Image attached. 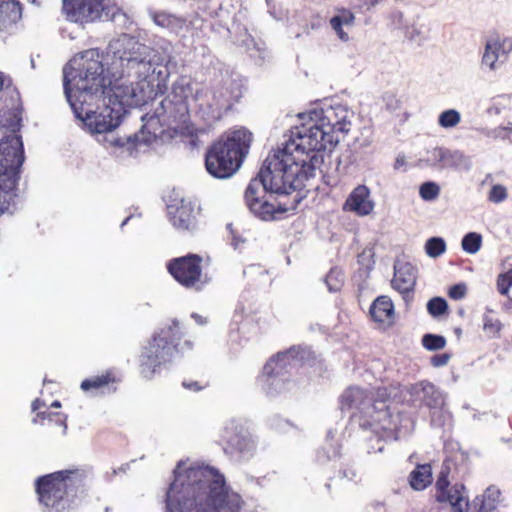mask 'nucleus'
<instances>
[{
	"mask_svg": "<svg viewBox=\"0 0 512 512\" xmlns=\"http://www.w3.org/2000/svg\"><path fill=\"white\" fill-rule=\"evenodd\" d=\"M331 114L332 110L316 109L300 114L301 123L291 129L283 148L267 156L244 195L255 216L271 221L297 208L304 182L315 175L323 161L319 152L336 144L334 133L343 130V123L332 122Z\"/></svg>",
	"mask_w": 512,
	"mask_h": 512,
	"instance_id": "1",
	"label": "nucleus"
},
{
	"mask_svg": "<svg viewBox=\"0 0 512 512\" xmlns=\"http://www.w3.org/2000/svg\"><path fill=\"white\" fill-rule=\"evenodd\" d=\"M181 464L166 493V512H241L244 500L219 470L196 464L181 471Z\"/></svg>",
	"mask_w": 512,
	"mask_h": 512,
	"instance_id": "2",
	"label": "nucleus"
},
{
	"mask_svg": "<svg viewBox=\"0 0 512 512\" xmlns=\"http://www.w3.org/2000/svg\"><path fill=\"white\" fill-rule=\"evenodd\" d=\"M251 142L252 133L245 128L223 134L206 152L207 171L217 178L230 177L241 166Z\"/></svg>",
	"mask_w": 512,
	"mask_h": 512,
	"instance_id": "3",
	"label": "nucleus"
},
{
	"mask_svg": "<svg viewBox=\"0 0 512 512\" xmlns=\"http://www.w3.org/2000/svg\"><path fill=\"white\" fill-rule=\"evenodd\" d=\"M89 469L73 467L40 476L35 481L39 503L48 512H63L70 507L68 491L84 487Z\"/></svg>",
	"mask_w": 512,
	"mask_h": 512,
	"instance_id": "4",
	"label": "nucleus"
},
{
	"mask_svg": "<svg viewBox=\"0 0 512 512\" xmlns=\"http://www.w3.org/2000/svg\"><path fill=\"white\" fill-rule=\"evenodd\" d=\"M24 148L20 135L10 134L0 140V214L9 211L17 197L16 188Z\"/></svg>",
	"mask_w": 512,
	"mask_h": 512,
	"instance_id": "5",
	"label": "nucleus"
},
{
	"mask_svg": "<svg viewBox=\"0 0 512 512\" xmlns=\"http://www.w3.org/2000/svg\"><path fill=\"white\" fill-rule=\"evenodd\" d=\"M183 336L177 319H173L170 325L155 334L143 347L139 358V371L142 377L153 378L163 364L170 362Z\"/></svg>",
	"mask_w": 512,
	"mask_h": 512,
	"instance_id": "6",
	"label": "nucleus"
},
{
	"mask_svg": "<svg viewBox=\"0 0 512 512\" xmlns=\"http://www.w3.org/2000/svg\"><path fill=\"white\" fill-rule=\"evenodd\" d=\"M70 81L67 77L66 70L64 71V89L67 94V98L73 108V111L77 118L81 119L84 125L92 133H106L112 131L119 125V116L114 115V110L109 106H105L100 112L93 111L86 107V103L89 100H73L69 88Z\"/></svg>",
	"mask_w": 512,
	"mask_h": 512,
	"instance_id": "7",
	"label": "nucleus"
},
{
	"mask_svg": "<svg viewBox=\"0 0 512 512\" xmlns=\"http://www.w3.org/2000/svg\"><path fill=\"white\" fill-rule=\"evenodd\" d=\"M166 269L186 289L201 290L209 282L207 275L203 273V258L195 253L170 259L166 263Z\"/></svg>",
	"mask_w": 512,
	"mask_h": 512,
	"instance_id": "8",
	"label": "nucleus"
},
{
	"mask_svg": "<svg viewBox=\"0 0 512 512\" xmlns=\"http://www.w3.org/2000/svg\"><path fill=\"white\" fill-rule=\"evenodd\" d=\"M88 52L82 55L78 67L77 74L74 79L79 77L77 82V92L74 98L77 100H93L99 92L103 93L105 87V78L103 76V64L98 59L87 58Z\"/></svg>",
	"mask_w": 512,
	"mask_h": 512,
	"instance_id": "9",
	"label": "nucleus"
},
{
	"mask_svg": "<svg viewBox=\"0 0 512 512\" xmlns=\"http://www.w3.org/2000/svg\"><path fill=\"white\" fill-rule=\"evenodd\" d=\"M191 86L183 81L172 85L171 92L161 100L155 109V116L164 122L185 123L189 117L188 98Z\"/></svg>",
	"mask_w": 512,
	"mask_h": 512,
	"instance_id": "10",
	"label": "nucleus"
},
{
	"mask_svg": "<svg viewBox=\"0 0 512 512\" xmlns=\"http://www.w3.org/2000/svg\"><path fill=\"white\" fill-rule=\"evenodd\" d=\"M450 473V461H444L435 482L434 498L439 504H450L453 512H463L467 501L466 487L461 483L451 485Z\"/></svg>",
	"mask_w": 512,
	"mask_h": 512,
	"instance_id": "11",
	"label": "nucleus"
},
{
	"mask_svg": "<svg viewBox=\"0 0 512 512\" xmlns=\"http://www.w3.org/2000/svg\"><path fill=\"white\" fill-rule=\"evenodd\" d=\"M168 217L175 229L194 232L200 225L201 209L191 201L181 199L168 205Z\"/></svg>",
	"mask_w": 512,
	"mask_h": 512,
	"instance_id": "12",
	"label": "nucleus"
},
{
	"mask_svg": "<svg viewBox=\"0 0 512 512\" xmlns=\"http://www.w3.org/2000/svg\"><path fill=\"white\" fill-rule=\"evenodd\" d=\"M104 10L103 0H63L62 12L66 19L80 24L95 22Z\"/></svg>",
	"mask_w": 512,
	"mask_h": 512,
	"instance_id": "13",
	"label": "nucleus"
},
{
	"mask_svg": "<svg viewBox=\"0 0 512 512\" xmlns=\"http://www.w3.org/2000/svg\"><path fill=\"white\" fill-rule=\"evenodd\" d=\"M121 381V378L114 369H108L101 374L94 375L92 377L84 379L80 388L85 393H91L93 395L103 394L107 392H115L117 390V384Z\"/></svg>",
	"mask_w": 512,
	"mask_h": 512,
	"instance_id": "14",
	"label": "nucleus"
},
{
	"mask_svg": "<svg viewBox=\"0 0 512 512\" xmlns=\"http://www.w3.org/2000/svg\"><path fill=\"white\" fill-rule=\"evenodd\" d=\"M374 202L370 198V190L366 185L356 186L343 204V210L357 216L370 215L374 210Z\"/></svg>",
	"mask_w": 512,
	"mask_h": 512,
	"instance_id": "15",
	"label": "nucleus"
},
{
	"mask_svg": "<svg viewBox=\"0 0 512 512\" xmlns=\"http://www.w3.org/2000/svg\"><path fill=\"white\" fill-rule=\"evenodd\" d=\"M369 314L381 330H387L395 324L394 304L391 298L386 295L379 296L372 302Z\"/></svg>",
	"mask_w": 512,
	"mask_h": 512,
	"instance_id": "16",
	"label": "nucleus"
},
{
	"mask_svg": "<svg viewBox=\"0 0 512 512\" xmlns=\"http://www.w3.org/2000/svg\"><path fill=\"white\" fill-rule=\"evenodd\" d=\"M221 437L224 443V451L227 454L243 453L250 447L251 441L243 427L234 421L224 428Z\"/></svg>",
	"mask_w": 512,
	"mask_h": 512,
	"instance_id": "17",
	"label": "nucleus"
},
{
	"mask_svg": "<svg viewBox=\"0 0 512 512\" xmlns=\"http://www.w3.org/2000/svg\"><path fill=\"white\" fill-rule=\"evenodd\" d=\"M417 269L409 262H397L394 265L392 287L401 294H408L414 290Z\"/></svg>",
	"mask_w": 512,
	"mask_h": 512,
	"instance_id": "18",
	"label": "nucleus"
},
{
	"mask_svg": "<svg viewBox=\"0 0 512 512\" xmlns=\"http://www.w3.org/2000/svg\"><path fill=\"white\" fill-rule=\"evenodd\" d=\"M44 407H46L44 400L36 398L32 401L31 409L36 413L32 422L38 425L49 424L58 426L62 429V433L65 434L67 431V415L62 412H52L49 408L41 411Z\"/></svg>",
	"mask_w": 512,
	"mask_h": 512,
	"instance_id": "19",
	"label": "nucleus"
},
{
	"mask_svg": "<svg viewBox=\"0 0 512 512\" xmlns=\"http://www.w3.org/2000/svg\"><path fill=\"white\" fill-rule=\"evenodd\" d=\"M500 497V490L490 486L481 495H477L472 502L467 500L463 512H497Z\"/></svg>",
	"mask_w": 512,
	"mask_h": 512,
	"instance_id": "20",
	"label": "nucleus"
},
{
	"mask_svg": "<svg viewBox=\"0 0 512 512\" xmlns=\"http://www.w3.org/2000/svg\"><path fill=\"white\" fill-rule=\"evenodd\" d=\"M154 85L153 81L142 80L136 84L131 90V98L136 105L147 104L153 101L159 95H163L167 90V85L159 79Z\"/></svg>",
	"mask_w": 512,
	"mask_h": 512,
	"instance_id": "21",
	"label": "nucleus"
},
{
	"mask_svg": "<svg viewBox=\"0 0 512 512\" xmlns=\"http://www.w3.org/2000/svg\"><path fill=\"white\" fill-rule=\"evenodd\" d=\"M151 17L157 26L168 29L175 34L189 30L191 24L185 17L166 11H155L151 14Z\"/></svg>",
	"mask_w": 512,
	"mask_h": 512,
	"instance_id": "22",
	"label": "nucleus"
},
{
	"mask_svg": "<svg viewBox=\"0 0 512 512\" xmlns=\"http://www.w3.org/2000/svg\"><path fill=\"white\" fill-rule=\"evenodd\" d=\"M512 49V43L509 40L490 39L486 42L484 54L482 57V64L489 67L491 70L495 69V64L499 59L500 52L507 53Z\"/></svg>",
	"mask_w": 512,
	"mask_h": 512,
	"instance_id": "23",
	"label": "nucleus"
},
{
	"mask_svg": "<svg viewBox=\"0 0 512 512\" xmlns=\"http://www.w3.org/2000/svg\"><path fill=\"white\" fill-rule=\"evenodd\" d=\"M410 487L415 491H423L433 482L432 466L429 463L417 464L408 476Z\"/></svg>",
	"mask_w": 512,
	"mask_h": 512,
	"instance_id": "24",
	"label": "nucleus"
},
{
	"mask_svg": "<svg viewBox=\"0 0 512 512\" xmlns=\"http://www.w3.org/2000/svg\"><path fill=\"white\" fill-rule=\"evenodd\" d=\"M289 358L287 352L277 353L275 356H272L264 365L262 370V378L269 385L273 384V381L270 382L275 377L282 375V371L286 367V360Z\"/></svg>",
	"mask_w": 512,
	"mask_h": 512,
	"instance_id": "25",
	"label": "nucleus"
},
{
	"mask_svg": "<svg viewBox=\"0 0 512 512\" xmlns=\"http://www.w3.org/2000/svg\"><path fill=\"white\" fill-rule=\"evenodd\" d=\"M367 399L368 394L365 390L358 387H349L340 396L341 409H364Z\"/></svg>",
	"mask_w": 512,
	"mask_h": 512,
	"instance_id": "26",
	"label": "nucleus"
},
{
	"mask_svg": "<svg viewBox=\"0 0 512 512\" xmlns=\"http://www.w3.org/2000/svg\"><path fill=\"white\" fill-rule=\"evenodd\" d=\"M355 16L348 9H341L339 13L330 19V25L342 41L348 40V34L343 31V25L350 26L354 23Z\"/></svg>",
	"mask_w": 512,
	"mask_h": 512,
	"instance_id": "27",
	"label": "nucleus"
},
{
	"mask_svg": "<svg viewBox=\"0 0 512 512\" xmlns=\"http://www.w3.org/2000/svg\"><path fill=\"white\" fill-rule=\"evenodd\" d=\"M390 398L391 394L386 387H378L371 392V395L368 396L367 400L369 403L371 402V405L375 410L380 411L388 408L387 403L390 401Z\"/></svg>",
	"mask_w": 512,
	"mask_h": 512,
	"instance_id": "28",
	"label": "nucleus"
},
{
	"mask_svg": "<svg viewBox=\"0 0 512 512\" xmlns=\"http://www.w3.org/2000/svg\"><path fill=\"white\" fill-rule=\"evenodd\" d=\"M500 319L491 314H485L483 317V330L491 338H499L502 330Z\"/></svg>",
	"mask_w": 512,
	"mask_h": 512,
	"instance_id": "29",
	"label": "nucleus"
},
{
	"mask_svg": "<svg viewBox=\"0 0 512 512\" xmlns=\"http://www.w3.org/2000/svg\"><path fill=\"white\" fill-rule=\"evenodd\" d=\"M461 245L465 252L475 254L481 248L482 236L479 233L470 232L463 237Z\"/></svg>",
	"mask_w": 512,
	"mask_h": 512,
	"instance_id": "30",
	"label": "nucleus"
},
{
	"mask_svg": "<svg viewBox=\"0 0 512 512\" xmlns=\"http://www.w3.org/2000/svg\"><path fill=\"white\" fill-rule=\"evenodd\" d=\"M446 251V243L440 237L429 238L425 243V252L429 257L437 258Z\"/></svg>",
	"mask_w": 512,
	"mask_h": 512,
	"instance_id": "31",
	"label": "nucleus"
},
{
	"mask_svg": "<svg viewBox=\"0 0 512 512\" xmlns=\"http://www.w3.org/2000/svg\"><path fill=\"white\" fill-rule=\"evenodd\" d=\"M461 121L460 113L455 109L443 111L438 117V124L442 128H452L457 126Z\"/></svg>",
	"mask_w": 512,
	"mask_h": 512,
	"instance_id": "32",
	"label": "nucleus"
},
{
	"mask_svg": "<svg viewBox=\"0 0 512 512\" xmlns=\"http://www.w3.org/2000/svg\"><path fill=\"white\" fill-rule=\"evenodd\" d=\"M422 345L429 351L441 350L446 346V339L441 335L425 334L422 338Z\"/></svg>",
	"mask_w": 512,
	"mask_h": 512,
	"instance_id": "33",
	"label": "nucleus"
},
{
	"mask_svg": "<svg viewBox=\"0 0 512 512\" xmlns=\"http://www.w3.org/2000/svg\"><path fill=\"white\" fill-rule=\"evenodd\" d=\"M427 310L433 317H439L448 311V304L444 298L434 297L427 303Z\"/></svg>",
	"mask_w": 512,
	"mask_h": 512,
	"instance_id": "34",
	"label": "nucleus"
},
{
	"mask_svg": "<svg viewBox=\"0 0 512 512\" xmlns=\"http://www.w3.org/2000/svg\"><path fill=\"white\" fill-rule=\"evenodd\" d=\"M440 194V187L435 182H424L419 188V195L425 201H432Z\"/></svg>",
	"mask_w": 512,
	"mask_h": 512,
	"instance_id": "35",
	"label": "nucleus"
},
{
	"mask_svg": "<svg viewBox=\"0 0 512 512\" xmlns=\"http://www.w3.org/2000/svg\"><path fill=\"white\" fill-rule=\"evenodd\" d=\"M496 284L498 292L503 296H507L512 286V268L505 273L499 274Z\"/></svg>",
	"mask_w": 512,
	"mask_h": 512,
	"instance_id": "36",
	"label": "nucleus"
},
{
	"mask_svg": "<svg viewBox=\"0 0 512 512\" xmlns=\"http://www.w3.org/2000/svg\"><path fill=\"white\" fill-rule=\"evenodd\" d=\"M508 197L507 188L501 184H495L491 187L488 200L492 203L498 204L505 201Z\"/></svg>",
	"mask_w": 512,
	"mask_h": 512,
	"instance_id": "37",
	"label": "nucleus"
},
{
	"mask_svg": "<svg viewBox=\"0 0 512 512\" xmlns=\"http://www.w3.org/2000/svg\"><path fill=\"white\" fill-rule=\"evenodd\" d=\"M0 10L1 12L10 10L14 14V17H16L21 13V6L20 3L15 0H0Z\"/></svg>",
	"mask_w": 512,
	"mask_h": 512,
	"instance_id": "38",
	"label": "nucleus"
},
{
	"mask_svg": "<svg viewBox=\"0 0 512 512\" xmlns=\"http://www.w3.org/2000/svg\"><path fill=\"white\" fill-rule=\"evenodd\" d=\"M182 386L187 390H190L193 392H199L209 386V381H207V380L196 381V380L189 379V380H184L182 382Z\"/></svg>",
	"mask_w": 512,
	"mask_h": 512,
	"instance_id": "39",
	"label": "nucleus"
},
{
	"mask_svg": "<svg viewBox=\"0 0 512 512\" xmlns=\"http://www.w3.org/2000/svg\"><path fill=\"white\" fill-rule=\"evenodd\" d=\"M467 293V287L465 284H455L449 288L448 296L453 300H460L465 297Z\"/></svg>",
	"mask_w": 512,
	"mask_h": 512,
	"instance_id": "40",
	"label": "nucleus"
},
{
	"mask_svg": "<svg viewBox=\"0 0 512 512\" xmlns=\"http://www.w3.org/2000/svg\"><path fill=\"white\" fill-rule=\"evenodd\" d=\"M450 360L448 353L435 354L431 357L430 363L433 367L445 366Z\"/></svg>",
	"mask_w": 512,
	"mask_h": 512,
	"instance_id": "41",
	"label": "nucleus"
},
{
	"mask_svg": "<svg viewBox=\"0 0 512 512\" xmlns=\"http://www.w3.org/2000/svg\"><path fill=\"white\" fill-rule=\"evenodd\" d=\"M191 317L195 320V322L199 325H205L207 324V318L202 316V315H199L197 313H192Z\"/></svg>",
	"mask_w": 512,
	"mask_h": 512,
	"instance_id": "42",
	"label": "nucleus"
},
{
	"mask_svg": "<svg viewBox=\"0 0 512 512\" xmlns=\"http://www.w3.org/2000/svg\"><path fill=\"white\" fill-rule=\"evenodd\" d=\"M363 6L367 8L375 6L379 0H358Z\"/></svg>",
	"mask_w": 512,
	"mask_h": 512,
	"instance_id": "43",
	"label": "nucleus"
},
{
	"mask_svg": "<svg viewBox=\"0 0 512 512\" xmlns=\"http://www.w3.org/2000/svg\"><path fill=\"white\" fill-rule=\"evenodd\" d=\"M60 407H61V403H60V401L55 400V401L50 405V407H48V408L50 409V408H60Z\"/></svg>",
	"mask_w": 512,
	"mask_h": 512,
	"instance_id": "44",
	"label": "nucleus"
},
{
	"mask_svg": "<svg viewBox=\"0 0 512 512\" xmlns=\"http://www.w3.org/2000/svg\"><path fill=\"white\" fill-rule=\"evenodd\" d=\"M2 87H3V79H2V77L0 76V90L2 89Z\"/></svg>",
	"mask_w": 512,
	"mask_h": 512,
	"instance_id": "45",
	"label": "nucleus"
},
{
	"mask_svg": "<svg viewBox=\"0 0 512 512\" xmlns=\"http://www.w3.org/2000/svg\"><path fill=\"white\" fill-rule=\"evenodd\" d=\"M116 145H118V146H123V145H124V143H123V142H120V141H118V140H117V141H116Z\"/></svg>",
	"mask_w": 512,
	"mask_h": 512,
	"instance_id": "46",
	"label": "nucleus"
}]
</instances>
